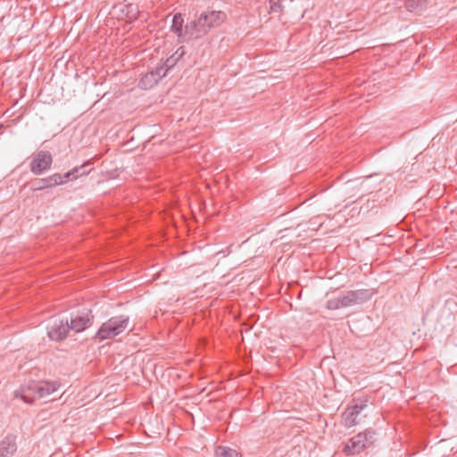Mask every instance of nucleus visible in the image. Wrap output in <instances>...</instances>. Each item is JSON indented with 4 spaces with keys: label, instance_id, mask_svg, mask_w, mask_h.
Returning <instances> with one entry per match:
<instances>
[{
    "label": "nucleus",
    "instance_id": "nucleus-1",
    "mask_svg": "<svg viewBox=\"0 0 457 457\" xmlns=\"http://www.w3.org/2000/svg\"><path fill=\"white\" fill-rule=\"evenodd\" d=\"M129 317H112L102 324L96 333V337L101 341L113 338L124 332L129 328Z\"/></svg>",
    "mask_w": 457,
    "mask_h": 457
},
{
    "label": "nucleus",
    "instance_id": "nucleus-2",
    "mask_svg": "<svg viewBox=\"0 0 457 457\" xmlns=\"http://www.w3.org/2000/svg\"><path fill=\"white\" fill-rule=\"evenodd\" d=\"M373 444L371 432L359 433L352 437L345 446V453L347 454H357Z\"/></svg>",
    "mask_w": 457,
    "mask_h": 457
},
{
    "label": "nucleus",
    "instance_id": "nucleus-3",
    "mask_svg": "<svg viewBox=\"0 0 457 457\" xmlns=\"http://www.w3.org/2000/svg\"><path fill=\"white\" fill-rule=\"evenodd\" d=\"M226 20V14L220 11H211L200 15L197 20V26L202 32L205 33L208 29L220 26Z\"/></svg>",
    "mask_w": 457,
    "mask_h": 457
},
{
    "label": "nucleus",
    "instance_id": "nucleus-4",
    "mask_svg": "<svg viewBox=\"0 0 457 457\" xmlns=\"http://www.w3.org/2000/svg\"><path fill=\"white\" fill-rule=\"evenodd\" d=\"M52 161L50 153L41 151L34 156L30 163V170L34 174L39 175L50 168Z\"/></svg>",
    "mask_w": 457,
    "mask_h": 457
},
{
    "label": "nucleus",
    "instance_id": "nucleus-5",
    "mask_svg": "<svg viewBox=\"0 0 457 457\" xmlns=\"http://www.w3.org/2000/svg\"><path fill=\"white\" fill-rule=\"evenodd\" d=\"M370 294L368 290L349 291L346 294L340 295L343 308L363 303L370 299Z\"/></svg>",
    "mask_w": 457,
    "mask_h": 457
},
{
    "label": "nucleus",
    "instance_id": "nucleus-6",
    "mask_svg": "<svg viewBox=\"0 0 457 457\" xmlns=\"http://www.w3.org/2000/svg\"><path fill=\"white\" fill-rule=\"evenodd\" d=\"M169 68L165 64L156 67L154 70L146 73L140 80L142 88H150L154 86L162 77H164Z\"/></svg>",
    "mask_w": 457,
    "mask_h": 457
},
{
    "label": "nucleus",
    "instance_id": "nucleus-7",
    "mask_svg": "<svg viewBox=\"0 0 457 457\" xmlns=\"http://www.w3.org/2000/svg\"><path fill=\"white\" fill-rule=\"evenodd\" d=\"M36 381H30L28 384L21 386L18 390L14 392L15 398H20L24 403L31 404L35 401L38 400L37 395V392L35 390Z\"/></svg>",
    "mask_w": 457,
    "mask_h": 457
},
{
    "label": "nucleus",
    "instance_id": "nucleus-8",
    "mask_svg": "<svg viewBox=\"0 0 457 457\" xmlns=\"http://www.w3.org/2000/svg\"><path fill=\"white\" fill-rule=\"evenodd\" d=\"M71 329L68 321L54 320L48 328V337L51 340L60 341L67 337L68 331Z\"/></svg>",
    "mask_w": 457,
    "mask_h": 457
},
{
    "label": "nucleus",
    "instance_id": "nucleus-9",
    "mask_svg": "<svg viewBox=\"0 0 457 457\" xmlns=\"http://www.w3.org/2000/svg\"><path fill=\"white\" fill-rule=\"evenodd\" d=\"M85 166H86V164H84L80 167H76L75 169H73L72 171L67 172L63 177L61 174L56 173V174H54L46 179H43L44 186H37L34 189L40 190V189L46 188V187H49L52 186L62 185L65 182L64 179H68L71 175L79 172V170L83 169Z\"/></svg>",
    "mask_w": 457,
    "mask_h": 457
},
{
    "label": "nucleus",
    "instance_id": "nucleus-10",
    "mask_svg": "<svg viewBox=\"0 0 457 457\" xmlns=\"http://www.w3.org/2000/svg\"><path fill=\"white\" fill-rule=\"evenodd\" d=\"M58 385L54 382H46V381H37L36 382L35 390L37 392V398L46 399L53 393H54L58 389Z\"/></svg>",
    "mask_w": 457,
    "mask_h": 457
},
{
    "label": "nucleus",
    "instance_id": "nucleus-11",
    "mask_svg": "<svg viewBox=\"0 0 457 457\" xmlns=\"http://www.w3.org/2000/svg\"><path fill=\"white\" fill-rule=\"evenodd\" d=\"M89 313L84 312L82 314H78L72 317L69 326L71 327V330H74L75 332H81L89 325Z\"/></svg>",
    "mask_w": 457,
    "mask_h": 457
},
{
    "label": "nucleus",
    "instance_id": "nucleus-12",
    "mask_svg": "<svg viewBox=\"0 0 457 457\" xmlns=\"http://www.w3.org/2000/svg\"><path fill=\"white\" fill-rule=\"evenodd\" d=\"M362 410V405H353L350 408H348L344 412V419L345 425L348 427H352L357 423V417L360 413V411Z\"/></svg>",
    "mask_w": 457,
    "mask_h": 457
},
{
    "label": "nucleus",
    "instance_id": "nucleus-13",
    "mask_svg": "<svg viewBox=\"0 0 457 457\" xmlns=\"http://www.w3.org/2000/svg\"><path fill=\"white\" fill-rule=\"evenodd\" d=\"M16 444L13 438L6 437L0 442V457H10L16 451Z\"/></svg>",
    "mask_w": 457,
    "mask_h": 457
},
{
    "label": "nucleus",
    "instance_id": "nucleus-14",
    "mask_svg": "<svg viewBox=\"0 0 457 457\" xmlns=\"http://www.w3.org/2000/svg\"><path fill=\"white\" fill-rule=\"evenodd\" d=\"M215 455L216 457H241L237 450L227 446H219L215 450Z\"/></svg>",
    "mask_w": 457,
    "mask_h": 457
},
{
    "label": "nucleus",
    "instance_id": "nucleus-15",
    "mask_svg": "<svg viewBox=\"0 0 457 457\" xmlns=\"http://www.w3.org/2000/svg\"><path fill=\"white\" fill-rule=\"evenodd\" d=\"M184 20L180 13H176L172 19L171 30L174 31L178 37L182 36Z\"/></svg>",
    "mask_w": 457,
    "mask_h": 457
},
{
    "label": "nucleus",
    "instance_id": "nucleus-16",
    "mask_svg": "<svg viewBox=\"0 0 457 457\" xmlns=\"http://www.w3.org/2000/svg\"><path fill=\"white\" fill-rule=\"evenodd\" d=\"M185 54V49L183 46L179 47L176 53L170 56L169 59H167L166 62L164 63L165 66H167L169 69L175 65V63L182 58V56Z\"/></svg>",
    "mask_w": 457,
    "mask_h": 457
},
{
    "label": "nucleus",
    "instance_id": "nucleus-17",
    "mask_svg": "<svg viewBox=\"0 0 457 457\" xmlns=\"http://www.w3.org/2000/svg\"><path fill=\"white\" fill-rule=\"evenodd\" d=\"M428 0H405V6L409 11H415L423 6Z\"/></svg>",
    "mask_w": 457,
    "mask_h": 457
},
{
    "label": "nucleus",
    "instance_id": "nucleus-18",
    "mask_svg": "<svg viewBox=\"0 0 457 457\" xmlns=\"http://www.w3.org/2000/svg\"><path fill=\"white\" fill-rule=\"evenodd\" d=\"M326 306L328 310H338V309L343 308L340 296L337 297V298L329 299L327 302Z\"/></svg>",
    "mask_w": 457,
    "mask_h": 457
},
{
    "label": "nucleus",
    "instance_id": "nucleus-19",
    "mask_svg": "<svg viewBox=\"0 0 457 457\" xmlns=\"http://www.w3.org/2000/svg\"><path fill=\"white\" fill-rule=\"evenodd\" d=\"M279 8V5L277 4H274L273 5L270 6V9L272 12H277Z\"/></svg>",
    "mask_w": 457,
    "mask_h": 457
},
{
    "label": "nucleus",
    "instance_id": "nucleus-20",
    "mask_svg": "<svg viewBox=\"0 0 457 457\" xmlns=\"http://www.w3.org/2000/svg\"><path fill=\"white\" fill-rule=\"evenodd\" d=\"M37 186H44L43 179H41V180L38 182V185H37Z\"/></svg>",
    "mask_w": 457,
    "mask_h": 457
}]
</instances>
